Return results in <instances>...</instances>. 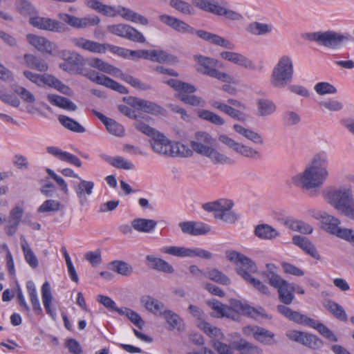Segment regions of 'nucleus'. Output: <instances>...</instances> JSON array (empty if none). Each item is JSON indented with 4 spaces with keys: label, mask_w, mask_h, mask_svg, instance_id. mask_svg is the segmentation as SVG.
I'll return each mask as SVG.
<instances>
[{
    "label": "nucleus",
    "mask_w": 354,
    "mask_h": 354,
    "mask_svg": "<svg viewBox=\"0 0 354 354\" xmlns=\"http://www.w3.org/2000/svg\"><path fill=\"white\" fill-rule=\"evenodd\" d=\"M42 84H46L50 87H53L57 90L58 91H59L60 93L68 96H72L73 94L72 89L69 86L63 84L61 81L55 78L54 76H52L48 74L41 75V86Z\"/></svg>",
    "instance_id": "obj_34"
},
{
    "label": "nucleus",
    "mask_w": 354,
    "mask_h": 354,
    "mask_svg": "<svg viewBox=\"0 0 354 354\" xmlns=\"http://www.w3.org/2000/svg\"><path fill=\"white\" fill-rule=\"evenodd\" d=\"M324 198L340 214L352 219L354 214V198L350 187H339L326 192Z\"/></svg>",
    "instance_id": "obj_5"
},
{
    "label": "nucleus",
    "mask_w": 354,
    "mask_h": 354,
    "mask_svg": "<svg viewBox=\"0 0 354 354\" xmlns=\"http://www.w3.org/2000/svg\"><path fill=\"white\" fill-rule=\"evenodd\" d=\"M157 222L153 219L135 218L131 221L132 227L140 232L150 233L156 227Z\"/></svg>",
    "instance_id": "obj_43"
},
{
    "label": "nucleus",
    "mask_w": 354,
    "mask_h": 354,
    "mask_svg": "<svg viewBox=\"0 0 354 354\" xmlns=\"http://www.w3.org/2000/svg\"><path fill=\"white\" fill-rule=\"evenodd\" d=\"M329 154L321 150L314 153L301 172L291 176V184L309 192L322 187L330 176Z\"/></svg>",
    "instance_id": "obj_1"
},
{
    "label": "nucleus",
    "mask_w": 354,
    "mask_h": 354,
    "mask_svg": "<svg viewBox=\"0 0 354 354\" xmlns=\"http://www.w3.org/2000/svg\"><path fill=\"white\" fill-rule=\"evenodd\" d=\"M194 60L196 62V68L198 72L225 83H236L233 76L215 68L218 64L216 59L203 55H196Z\"/></svg>",
    "instance_id": "obj_12"
},
{
    "label": "nucleus",
    "mask_w": 354,
    "mask_h": 354,
    "mask_svg": "<svg viewBox=\"0 0 354 354\" xmlns=\"http://www.w3.org/2000/svg\"><path fill=\"white\" fill-rule=\"evenodd\" d=\"M325 307L329 310L337 319L346 322L347 321V315L342 306L334 301L329 300L325 304Z\"/></svg>",
    "instance_id": "obj_57"
},
{
    "label": "nucleus",
    "mask_w": 354,
    "mask_h": 354,
    "mask_svg": "<svg viewBox=\"0 0 354 354\" xmlns=\"http://www.w3.org/2000/svg\"><path fill=\"white\" fill-rule=\"evenodd\" d=\"M117 312L120 315L127 317L136 326L142 329L145 326V322L136 311L122 307L117 310Z\"/></svg>",
    "instance_id": "obj_49"
},
{
    "label": "nucleus",
    "mask_w": 354,
    "mask_h": 354,
    "mask_svg": "<svg viewBox=\"0 0 354 354\" xmlns=\"http://www.w3.org/2000/svg\"><path fill=\"white\" fill-rule=\"evenodd\" d=\"M210 104L214 109H218L239 121H245L247 119L245 113L225 103L220 101H212Z\"/></svg>",
    "instance_id": "obj_37"
},
{
    "label": "nucleus",
    "mask_w": 354,
    "mask_h": 354,
    "mask_svg": "<svg viewBox=\"0 0 354 354\" xmlns=\"http://www.w3.org/2000/svg\"><path fill=\"white\" fill-rule=\"evenodd\" d=\"M61 203L57 200L45 201L37 209L39 213L55 212L59 211Z\"/></svg>",
    "instance_id": "obj_64"
},
{
    "label": "nucleus",
    "mask_w": 354,
    "mask_h": 354,
    "mask_svg": "<svg viewBox=\"0 0 354 354\" xmlns=\"http://www.w3.org/2000/svg\"><path fill=\"white\" fill-rule=\"evenodd\" d=\"M254 339L263 345L270 346L277 343L274 333L260 326Z\"/></svg>",
    "instance_id": "obj_46"
},
{
    "label": "nucleus",
    "mask_w": 354,
    "mask_h": 354,
    "mask_svg": "<svg viewBox=\"0 0 354 354\" xmlns=\"http://www.w3.org/2000/svg\"><path fill=\"white\" fill-rule=\"evenodd\" d=\"M171 147L170 156L189 157L193 153L192 149L180 142H173Z\"/></svg>",
    "instance_id": "obj_58"
},
{
    "label": "nucleus",
    "mask_w": 354,
    "mask_h": 354,
    "mask_svg": "<svg viewBox=\"0 0 354 354\" xmlns=\"http://www.w3.org/2000/svg\"><path fill=\"white\" fill-rule=\"evenodd\" d=\"M82 75L93 82L104 86L121 94L128 93V90L125 86L104 75H99L94 71H90L86 73L83 70V74Z\"/></svg>",
    "instance_id": "obj_21"
},
{
    "label": "nucleus",
    "mask_w": 354,
    "mask_h": 354,
    "mask_svg": "<svg viewBox=\"0 0 354 354\" xmlns=\"http://www.w3.org/2000/svg\"><path fill=\"white\" fill-rule=\"evenodd\" d=\"M278 311L288 319L299 324L304 325L317 330L324 337L332 342H337V336L325 325L314 319L307 317L299 312L294 311L290 308L279 305Z\"/></svg>",
    "instance_id": "obj_7"
},
{
    "label": "nucleus",
    "mask_w": 354,
    "mask_h": 354,
    "mask_svg": "<svg viewBox=\"0 0 354 354\" xmlns=\"http://www.w3.org/2000/svg\"><path fill=\"white\" fill-rule=\"evenodd\" d=\"M164 316L167 323L169 325L170 329H180L182 319L175 313L171 310H163L162 314Z\"/></svg>",
    "instance_id": "obj_60"
},
{
    "label": "nucleus",
    "mask_w": 354,
    "mask_h": 354,
    "mask_svg": "<svg viewBox=\"0 0 354 354\" xmlns=\"http://www.w3.org/2000/svg\"><path fill=\"white\" fill-rule=\"evenodd\" d=\"M161 81L175 90L176 97L185 104L194 106H205V100L193 94L196 91V88L194 85L175 79L167 80L165 77H162Z\"/></svg>",
    "instance_id": "obj_9"
},
{
    "label": "nucleus",
    "mask_w": 354,
    "mask_h": 354,
    "mask_svg": "<svg viewBox=\"0 0 354 354\" xmlns=\"http://www.w3.org/2000/svg\"><path fill=\"white\" fill-rule=\"evenodd\" d=\"M107 30L116 36L127 39L129 40L145 43L146 39L142 32L135 28L126 24H118L109 25L106 27Z\"/></svg>",
    "instance_id": "obj_17"
},
{
    "label": "nucleus",
    "mask_w": 354,
    "mask_h": 354,
    "mask_svg": "<svg viewBox=\"0 0 354 354\" xmlns=\"http://www.w3.org/2000/svg\"><path fill=\"white\" fill-rule=\"evenodd\" d=\"M314 90L319 95H334L337 93V88L328 82H317L314 86Z\"/></svg>",
    "instance_id": "obj_61"
},
{
    "label": "nucleus",
    "mask_w": 354,
    "mask_h": 354,
    "mask_svg": "<svg viewBox=\"0 0 354 354\" xmlns=\"http://www.w3.org/2000/svg\"><path fill=\"white\" fill-rule=\"evenodd\" d=\"M60 57L64 60L59 67L71 74H83L82 66L84 58L74 51L64 50L59 53Z\"/></svg>",
    "instance_id": "obj_16"
},
{
    "label": "nucleus",
    "mask_w": 354,
    "mask_h": 354,
    "mask_svg": "<svg viewBox=\"0 0 354 354\" xmlns=\"http://www.w3.org/2000/svg\"><path fill=\"white\" fill-rule=\"evenodd\" d=\"M197 326L212 339V344L214 342L222 340L224 337V335L221 329L211 325L208 322L201 321L199 323H197Z\"/></svg>",
    "instance_id": "obj_41"
},
{
    "label": "nucleus",
    "mask_w": 354,
    "mask_h": 354,
    "mask_svg": "<svg viewBox=\"0 0 354 354\" xmlns=\"http://www.w3.org/2000/svg\"><path fill=\"white\" fill-rule=\"evenodd\" d=\"M234 203L232 201L221 198L213 202L205 203L203 208L207 212H214V217L227 223L235 222L238 217L232 211Z\"/></svg>",
    "instance_id": "obj_13"
},
{
    "label": "nucleus",
    "mask_w": 354,
    "mask_h": 354,
    "mask_svg": "<svg viewBox=\"0 0 354 354\" xmlns=\"http://www.w3.org/2000/svg\"><path fill=\"white\" fill-rule=\"evenodd\" d=\"M24 214V205L23 203H17L11 208L7 219H5L4 230L8 236L14 235L18 230Z\"/></svg>",
    "instance_id": "obj_18"
},
{
    "label": "nucleus",
    "mask_w": 354,
    "mask_h": 354,
    "mask_svg": "<svg viewBox=\"0 0 354 354\" xmlns=\"http://www.w3.org/2000/svg\"><path fill=\"white\" fill-rule=\"evenodd\" d=\"M234 347L242 354H261V350L258 346L243 339L235 343Z\"/></svg>",
    "instance_id": "obj_55"
},
{
    "label": "nucleus",
    "mask_w": 354,
    "mask_h": 354,
    "mask_svg": "<svg viewBox=\"0 0 354 354\" xmlns=\"http://www.w3.org/2000/svg\"><path fill=\"white\" fill-rule=\"evenodd\" d=\"M46 151L62 162L68 163L77 167L82 166V162L80 158L68 151L62 150L58 147L49 146L46 147Z\"/></svg>",
    "instance_id": "obj_27"
},
{
    "label": "nucleus",
    "mask_w": 354,
    "mask_h": 354,
    "mask_svg": "<svg viewBox=\"0 0 354 354\" xmlns=\"http://www.w3.org/2000/svg\"><path fill=\"white\" fill-rule=\"evenodd\" d=\"M129 104L136 109L151 114H158L162 111V109L156 104L138 97L130 98Z\"/></svg>",
    "instance_id": "obj_32"
},
{
    "label": "nucleus",
    "mask_w": 354,
    "mask_h": 354,
    "mask_svg": "<svg viewBox=\"0 0 354 354\" xmlns=\"http://www.w3.org/2000/svg\"><path fill=\"white\" fill-rule=\"evenodd\" d=\"M221 58L227 60L234 64L249 70H255L253 62L245 55L233 51H223L220 54Z\"/></svg>",
    "instance_id": "obj_26"
},
{
    "label": "nucleus",
    "mask_w": 354,
    "mask_h": 354,
    "mask_svg": "<svg viewBox=\"0 0 354 354\" xmlns=\"http://www.w3.org/2000/svg\"><path fill=\"white\" fill-rule=\"evenodd\" d=\"M197 35L201 39L208 41L210 43L214 44L220 46L221 47L227 48V49H233L234 48V45L227 39L215 34H212L211 32L204 31V30H198L196 32Z\"/></svg>",
    "instance_id": "obj_36"
},
{
    "label": "nucleus",
    "mask_w": 354,
    "mask_h": 354,
    "mask_svg": "<svg viewBox=\"0 0 354 354\" xmlns=\"http://www.w3.org/2000/svg\"><path fill=\"white\" fill-rule=\"evenodd\" d=\"M228 308L231 310V313H232V315H234L233 317H229V319H232L233 320L238 319L239 313L247 315L255 319L260 316L263 317L265 315V311L261 307L255 308L245 303H243L236 299L230 301Z\"/></svg>",
    "instance_id": "obj_19"
},
{
    "label": "nucleus",
    "mask_w": 354,
    "mask_h": 354,
    "mask_svg": "<svg viewBox=\"0 0 354 354\" xmlns=\"http://www.w3.org/2000/svg\"><path fill=\"white\" fill-rule=\"evenodd\" d=\"M58 121L66 129L76 133H84L85 129L79 122L68 116L60 115L58 117Z\"/></svg>",
    "instance_id": "obj_50"
},
{
    "label": "nucleus",
    "mask_w": 354,
    "mask_h": 354,
    "mask_svg": "<svg viewBox=\"0 0 354 354\" xmlns=\"http://www.w3.org/2000/svg\"><path fill=\"white\" fill-rule=\"evenodd\" d=\"M292 243L312 258L316 260L321 259V256L317 250L315 245L307 237L295 235L292 237Z\"/></svg>",
    "instance_id": "obj_28"
},
{
    "label": "nucleus",
    "mask_w": 354,
    "mask_h": 354,
    "mask_svg": "<svg viewBox=\"0 0 354 354\" xmlns=\"http://www.w3.org/2000/svg\"><path fill=\"white\" fill-rule=\"evenodd\" d=\"M208 305L214 310V316L218 318L221 317H233L231 310L228 308V306L221 304L220 301L212 299L208 301Z\"/></svg>",
    "instance_id": "obj_47"
},
{
    "label": "nucleus",
    "mask_w": 354,
    "mask_h": 354,
    "mask_svg": "<svg viewBox=\"0 0 354 354\" xmlns=\"http://www.w3.org/2000/svg\"><path fill=\"white\" fill-rule=\"evenodd\" d=\"M29 23L34 27L44 30L55 32H63L66 27L62 22L44 17L35 16L29 19Z\"/></svg>",
    "instance_id": "obj_20"
},
{
    "label": "nucleus",
    "mask_w": 354,
    "mask_h": 354,
    "mask_svg": "<svg viewBox=\"0 0 354 354\" xmlns=\"http://www.w3.org/2000/svg\"><path fill=\"white\" fill-rule=\"evenodd\" d=\"M254 234L260 239L272 240L280 236V233L272 226L261 223L257 225L254 230Z\"/></svg>",
    "instance_id": "obj_38"
},
{
    "label": "nucleus",
    "mask_w": 354,
    "mask_h": 354,
    "mask_svg": "<svg viewBox=\"0 0 354 354\" xmlns=\"http://www.w3.org/2000/svg\"><path fill=\"white\" fill-rule=\"evenodd\" d=\"M273 27L270 24L252 22L248 28V31L254 35H264L270 33L272 31Z\"/></svg>",
    "instance_id": "obj_53"
},
{
    "label": "nucleus",
    "mask_w": 354,
    "mask_h": 354,
    "mask_svg": "<svg viewBox=\"0 0 354 354\" xmlns=\"http://www.w3.org/2000/svg\"><path fill=\"white\" fill-rule=\"evenodd\" d=\"M295 67L292 57L289 55L280 56L272 69L270 84L274 88H283L293 80Z\"/></svg>",
    "instance_id": "obj_6"
},
{
    "label": "nucleus",
    "mask_w": 354,
    "mask_h": 354,
    "mask_svg": "<svg viewBox=\"0 0 354 354\" xmlns=\"http://www.w3.org/2000/svg\"><path fill=\"white\" fill-rule=\"evenodd\" d=\"M160 252L179 258H194L198 257L205 259H209L212 257L211 252L200 248L164 246L160 248Z\"/></svg>",
    "instance_id": "obj_15"
},
{
    "label": "nucleus",
    "mask_w": 354,
    "mask_h": 354,
    "mask_svg": "<svg viewBox=\"0 0 354 354\" xmlns=\"http://www.w3.org/2000/svg\"><path fill=\"white\" fill-rule=\"evenodd\" d=\"M225 256L228 261L237 266V273L247 283L262 294L268 295L269 293L268 286L252 276V274L257 272V267L251 259L235 250L227 251Z\"/></svg>",
    "instance_id": "obj_3"
},
{
    "label": "nucleus",
    "mask_w": 354,
    "mask_h": 354,
    "mask_svg": "<svg viewBox=\"0 0 354 354\" xmlns=\"http://www.w3.org/2000/svg\"><path fill=\"white\" fill-rule=\"evenodd\" d=\"M21 247L24 253L26 262L32 268H36L39 265L38 259L32 250L27 240L24 236H21Z\"/></svg>",
    "instance_id": "obj_45"
},
{
    "label": "nucleus",
    "mask_w": 354,
    "mask_h": 354,
    "mask_svg": "<svg viewBox=\"0 0 354 354\" xmlns=\"http://www.w3.org/2000/svg\"><path fill=\"white\" fill-rule=\"evenodd\" d=\"M198 116L204 120L208 121L215 125L221 126L225 124V120L218 114L205 109L198 111Z\"/></svg>",
    "instance_id": "obj_56"
},
{
    "label": "nucleus",
    "mask_w": 354,
    "mask_h": 354,
    "mask_svg": "<svg viewBox=\"0 0 354 354\" xmlns=\"http://www.w3.org/2000/svg\"><path fill=\"white\" fill-rule=\"evenodd\" d=\"M84 5L88 8L107 17H114L119 15L124 20L134 24L142 26L149 25L147 18L122 6H113L104 4L100 0H84Z\"/></svg>",
    "instance_id": "obj_4"
},
{
    "label": "nucleus",
    "mask_w": 354,
    "mask_h": 354,
    "mask_svg": "<svg viewBox=\"0 0 354 354\" xmlns=\"http://www.w3.org/2000/svg\"><path fill=\"white\" fill-rule=\"evenodd\" d=\"M305 38L324 47L335 49L348 41L350 39V35L348 33L327 30L308 32L305 35Z\"/></svg>",
    "instance_id": "obj_11"
},
{
    "label": "nucleus",
    "mask_w": 354,
    "mask_h": 354,
    "mask_svg": "<svg viewBox=\"0 0 354 354\" xmlns=\"http://www.w3.org/2000/svg\"><path fill=\"white\" fill-rule=\"evenodd\" d=\"M41 299L46 313L53 319L56 318V311L53 308V296L51 292L50 286L48 281L43 283L41 288Z\"/></svg>",
    "instance_id": "obj_31"
},
{
    "label": "nucleus",
    "mask_w": 354,
    "mask_h": 354,
    "mask_svg": "<svg viewBox=\"0 0 354 354\" xmlns=\"http://www.w3.org/2000/svg\"><path fill=\"white\" fill-rule=\"evenodd\" d=\"M152 149L157 153L170 156L172 147V141L164 134L157 131L150 140Z\"/></svg>",
    "instance_id": "obj_23"
},
{
    "label": "nucleus",
    "mask_w": 354,
    "mask_h": 354,
    "mask_svg": "<svg viewBox=\"0 0 354 354\" xmlns=\"http://www.w3.org/2000/svg\"><path fill=\"white\" fill-rule=\"evenodd\" d=\"M79 182H74L73 188L79 199L80 205L84 206L88 204V196L93 194L94 183L82 179H78Z\"/></svg>",
    "instance_id": "obj_24"
},
{
    "label": "nucleus",
    "mask_w": 354,
    "mask_h": 354,
    "mask_svg": "<svg viewBox=\"0 0 354 354\" xmlns=\"http://www.w3.org/2000/svg\"><path fill=\"white\" fill-rule=\"evenodd\" d=\"M88 65L102 72L108 73L115 77H119L122 75V71L113 65L104 62L102 59L93 57L88 60Z\"/></svg>",
    "instance_id": "obj_33"
},
{
    "label": "nucleus",
    "mask_w": 354,
    "mask_h": 354,
    "mask_svg": "<svg viewBox=\"0 0 354 354\" xmlns=\"http://www.w3.org/2000/svg\"><path fill=\"white\" fill-rule=\"evenodd\" d=\"M169 5L183 15H193V7L187 1L183 0H170Z\"/></svg>",
    "instance_id": "obj_63"
},
{
    "label": "nucleus",
    "mask_w": 354,
    "mask_h": 354,
    "mask_svg": "<svg viewBox=\"0 0 354 354\" xmlns=\"http://www.w3.org/2000/svg\"><path fill=\"white\" fill-rule=\"evenodd\" d=\"M109 268L123 276H129L133 272V268L129 263L122 261H114L109 264Z\"/></svg>",
    "instance_id": "obj_52"
},
{
    "label": "nucleus",
    "mask_w": 354,
    "mask_h": 354,
    "mask_svg": "<svg viewBox=\"0 0 354 354\" xmlns=\"http://www.w3.org/2000/svg\"><path fill=\"white\" fill-rule=\"evenodd\" d=\"M194 3L196 7L217 15L221 6L217 0H195Z\"/></svg>",
    "instance_id": "obj_51"
},
{
    "label": "nucleus",
    "mask_w": 354,
    "mask_h": 354,
    "mask_svg": "<svg viewBox=\"0 0 354 354\" xmlns=\"http://www.w3.org/2000/svg\"><path fill=\"white\" fill-rule=\"evenodd\" d=\"M47 99L50 104L59 108L71 111H75L77 109V106L64 97L50 94L47 96Z\"/></svg>",
    "instance_id": "obj_44"
},
{
    "label": "nucleus",
    "mask_w": 354,
    "mask_h": 354,
    "mask_svg": "<svg viewBox=\"0 0 354 354\" xmlns=\"http://www.w3.org/2000/svg\"><path fill=\"white\" fill-rule=\"evenodd\" d=\"M277 271V268L274 264L268 263L263 277L271 286L277 289L280 301L285 304H290L294 299L295 287L278 275Z\"/></svg>",
    "instance_id": "obj_8"
},
{
    "label": "nucleus",
    "mask_w": 354,
    "mask_h": 354,
    "mask_svg": "<svg viewBox=\"0 0 354 354\" xmlns=\"http://www.w3.org/2000/svg\"><path fill=\"white\" fill-rule=\"evenodd\" d=\"M182 232L185 234L198 236L205 234L210 231V227L203 223L187 221L179 223Z\"/></svg>",
    "instance_id": "obj_30"
},
{
    "label": "nucleus",
    "mask_w": 354,
    "mask_h": 354,
    "mask_svg": "<svg viewBox=\"0 0 354 354\" xmlns=\"http://www.w3.org/2000/svg\"><path fill=\"white\" fill-rule=\"evenodd\" d=\"M94 114L105 125L107 131L112 135L122 137L124 135V129L115 120L109 118L98 111H94Z\"/></svg>",
    "instance_id": "obj_35"
},
{
    "label": "nucleus",
    "mask_w": 354,
    "mask_h": 354,
    "mask_svg": "<svg viewBox=\"0 0 354 354\" xmlns=\"http://www.w3.org/2000/svg\"><path fill=\"white\" fill-rule=\"evenodd\" d=\"M140 303L148 311L156 315H161L164 310L163 304L149 295L142 296Z\"/></svg>",
    "instance_id": "obj_40"
},
{
    "label": "nucleus",
    "mask_w": 354,
    "mask_h": 354,
    "mask_svg": "<svg viewBox=\"0 0 354 354\" xmlns=\"http://www.w3.org/2000/svg\"><path fill=\"white\" fill-rule=\"evenodd\" d=\"M310 214L317 220H319L322 227L326 232L334 235L341 223L339 218L322 211L310 210Z\"/></svg>",
    "instance_id": "obj_22"
},
{
    "label": "nucleus",
    "mask_w": 354,
    "mask_h": 354,
    "mask_svg": "<svg viewBox=\"0 0 354 354\" xmlns=\"http://www.w3.org/2000/svg\"><path fill=\"white\" fill-rule=\"evenodd\" d=\"M232 129L237 134L256 145H263L265 143L263 136L252 128H248L239 124H233Z\"/></svg>",
    "instance_id": "obj_29"
},
{
    "label": "nucleus",
    "mask_w": 354,
    "mask_h": 354,
    "mask_svg": "<svg viewBox=\"0 0 354 354\" xmlns=\"http://www.w3.org/2000/svg\"><path fill=\"white\" fill-rule=\"evenodd\" d=\"M205 277L222 285H228L230 283V279L223 272L216 269H211L206 272Z\"/></svg>",
    "instance_id": "obj_62"
},
{
    "label": "nucleus",
    "mask_w": 354,
    "mask_h": 354,
    "mask_svg": "<svg viewBox=\"0 0 354 354\" xmlns=\"http://www.w3.org/2000/svg\"><path fill=\"white\" fill-rule=\"evenodd\" d=\"M106 160L113 167L118 169L131 170L135 167L133 163L131 161L128 160L122 156H108L106 158Z\"/></svg>",
    "instance_id": "obj_54"
},
{
    "label": "nucleus",
    "mask_w": 354,
    "mask_h": 354,
    "mask_svg": "<svg viewBox=\"0 0 354 354\" xmlns=\"http://www.w3.org/2000/svg\"><path fill=\"white\" fill-rule=\"evenodd\" d=\"M118 78H121L125 82L130 84L133 88L140 91H147L151 89V85L144 83L139 79L133 77L132 75L124 74L122 72V75Z\"/></svg>",
    "instance_id": "obj_59"
},
{
    "label": "nucleus",
    "mask_w": 354,
    "mask_h": 354,
    "mask_svg": "<svg viewBox=\"0 0 354 354\" xmlns=\"http://www.w3.org/2000/svg\"><path fill=\"white\" fill-rule=\"evenodd\" d=\"M214 143L215 139L210 133L204 131H198L194 133L190 141V146L193 151L209 158L214 164H232V159L217 150L214 147Z\"/></svg>",
    "instance_id": "obj_2"
},
{
    "label": "nucleus",
    "mask_w": 354,
    "mask_h": 354,
    "mask_svg": "<svg viewBox=\"0 0 354 354\" xmlns=\"http://www.w3.org/2000/svg\"><path fill=\"white\" fill-rule=\"evenodd\" d=\"M71 41L75 47L93 53L104 54L109 50L115 55L125 59L129 58V49L127 48L108 44H100L82 37H73Z\"/></svg>",
    "instance_id": "obj_10"
},
{
    "label": "nucleus",
    "mask_w": 354,
    "mask_h": 354,
    "mask_svg": "<svg viewBox=\"0 0 354 354\" xmlns=\"http://www.w3.org/2000/svg\"><path fill=\"white\" fill-rule=\"evenodd\" d=\"M149 60L158 63H174L176 62V57L168 55L166 52L161 50H149Z\"/></svg>",
    "instance_id": "obj_48"
},
{
    "label": "nucleus",
    "mask_w": 354,
    "mask_h": 354,
    "mask_svg": "<svg viewBox=\"0 0 354 354\" xmlns=\"http://www.w3.org/2000/svg\"><path fill=\"white\" fill-rule=\"evenodd\" d=\"M146 261L148 266L153 270H156L167 274H171L174 272L173 266L162 259L150 254L146 257Z\"/></svg>",
    "instance_id": "obj_39"
},
{
    "label": "nucleus",
    "mask_w": 354,
    "mask_h": 354,
    "mask_svg": "<svg viewBox=\"0 0 354 354\" xmlns=\"http://www.w3.org/2000/svg\"><path fill=\"white\" fill-rule=\"evenodd\" d=\"M26 39L31 46L40 52L52 54L57 49L55 44L44 37L35 34H28L26 36Z\"/></svg>",
    "instance_id": "obj_25"
},
{
    "label": "nucleus",
    "mask_w": 354,
    "mask_h": 354,
    "mask_svg": "<svg viewBox=\"0 0 354 354\" xmlns=\"http://www.w3.org/2000/svg\"><path fill=\"white\" fill-rule=\"evenodd\" d=\"M257 114L260 117L272 115L277 110L274 102L269 99L261 98L257 100Z\"/></svg>",
    "instance_id": "obj_42"
},
{
    "label": "nucleus",
    "mask_w": 354,
    "mask_h": 354,
    "mask_svg": "<svg viewBox=\"0 0 354 354\" xmlns=\"http://www.w3.org/2000/svg\"><path fill=\"white\" fill-rule=\"evenodd\" d=\"M218 140L227 147L243 157L255 160L260 159L262 157L261 153L256 149L237 142L227 135L219 134Z\"/></svg>",
    "instance_id": "obj_14"
}]
</instances>
